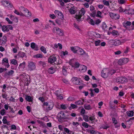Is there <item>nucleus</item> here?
I'll return each mask as SVG.
<instances>
[{
    "label": "nucleus",
    "instance_id": "nucleus-56",
    "mask_svg": "<svg viewBox=\"0 0 134 134\" xmlns=\"http://www.w3.org/2000/svg\"><path fill=\"white\" fill-rule=\"evenodd\" d=\"M123 60L124 64H126L128 61V58H122Z\"/></svg>",
    "mask_w": 134,
    "mask_h": 134
},
{
    "label": "nucleus",
    "instance_id": "nucleus-8",
    "mask_svg": "<svg viewBox=\"0 0 134 134\" xmlns=\"http://www.w3.org/2000/svg\"><path fill=\"white\" fill-rule=\"evenodd\" d=\"M72 82L74 84L76 85H80L81 83L77 77H72L71 80Z\"/></svg>",
    "mask_w": 134,
    "mask_h": 134
},
{
    "label": "nucleus",
    "instance_id": "nucleus-19",
    "mask_svg": "<svg viewBox=\"0 0 134 134\" xmlns=\"http://www.w3.org/2000/svg\"><path fill=\"white\" fill-rule=\"evenodd\" d=\"M14 71L12 70H11L8 72H6L5 74V75L7 76H12V75L14 74Z\"/></svg>",
    "mask_w": 134,
    "mask_h": 134
},
{
    "label": "nucleus",
    "instance_id": "nucleus-54",
    "mask_svg": "<svg viewBox=\"0 0 134 134\" xmlns=\"http://www.w3.org/2000/svg\"><path fill=\"white\" fill-rule=\"evenodd\" d=\"M85 113V110L83 108L80 111V114L82 116H83L84 115V114Z\"/></svg>",
    "mask_w": 134,
    "mask_h": 134
},
{
    "label": "nucleus",
    "instance_id": "nucleus-15",
    "mask_svg": "<svg viewBox=\"0 0 134 134\" xmlns=\"http://www.w3.org/2000/svg\"><path fill=\"white\" fill-rule=\"evenodd\" d=\"M56 31L57 34L59 36H62L64 34L63 30L58 28H57Z\"/></svg>",
    "mask_w": 134,
    "mask_h": 134
},
{
    "label": "nucleus",
    "instance_id": "nucleus-2",
    "mask_svg": "<svg viewBox=\"0 0 134 134\" xmlns=\"http://www.w3.org/2000/svg\"><path fill=\"white\" fill-rule=\"evenodd\" d=\"M57 58L54 55L50 56L48 58V62L51 64L54 65L55 64V62L56 61Z\"/></svg>",
    "mask_w": 134,
    "mask_h": 134
},
{
    "label": "nucleus",
    "instance_id": "nucleus-52",
    "mask_svg": "<svg viewBox=\"0 0 134 134\" xmlns=\"http://www.w3.org/2000/svg\"><path fill=\"white\" fill-rule=\"evenodd\" d=\"M5 111L4 109H3L0 111V113L3 116L5 114Z\"/></svg>",
    "mask_w": 134,
    "mask_h": 134
},
{
    "label": "nucleus",
    "instance_id": "nucleus-53",
    "mask_svg": "<svg viewBox=\"0 0 134 134\" xmlns=\"http://www.w3.org/2000/svg\"><path fill=\"white\" fill-rule=\"evenodd\" d=\"M64 130L65 132L68 134H71V132L66 127L64 128Z\"/></svg>",
    "mask_w": 134,
    "mask_h": 134
},
{
    "label": "nucleus",
    "instance_id": "nucleus-37",
    "mask_svg": "<svg viewBox=\"0 0 134 134\" xmlns=\"http://www.w3.org/2000/svg\"><path fill=\"white\" fill-rule=\"evenodd\" d=\"M116 71L114 69H112L110 70L108 72L109 75H112L116 72Z\"/></svg>",
    "mask_w": 134,
    "mask_h": 134
},
{
    "label": "nucleus",
    "instance_id": "nucleus-64",
    "mask_svg": "<svg viewBox=\"0 0 134 134\" xmlns=\"http://www.w3.org/2000/svg\"><path fill=\"white\" fill-rule=\"evenodd\" d=\"M5 20L8 22V23L9 24H12L13 23L12 21H11L9 19V18H5Z\"/></svg>",
    "mask_w": 134,
    "mask_h": 134
},
{
    "label": "nucleus",
    "instance_id": "nucleus-9",
    "mask_svg": "<svg viewBox=\"0 0 134 134\" xmlns=\"http://www.w3.org/2000/svg\"><path fill=\"white\" fill-rule=\"evenodd\" d=\"M17 56H18V58L20 57L22 58L24 57L25 59H26L27 58V56L26 55L25 53L24 52L21 51L19 52L17 55L15 56V57Z\"/></svg>",
    "mask_w": 134,
    "mask_h": 134
},
{
    "label": "nucleus",
    "instance_id": "nucleus-3",
    "mask_svg": "<svg viewBox=\"0 0 134 134\" xmlns=\"http://www.w3.org/2000/svg\"><path fill=\"white\" fill-rule=\"evenodd\" d=\"M21 11L24 14L25 16L27 17H29L31 15V13L28 10L23 7H21Z\"/></svg>",
    "mask_w": 134,
    "mask_h": 134
},
{
    "label": "nucleus",
    "instance_id": "nucleus-57",
    "mask_svg": "<svg viewBox=\"0 0 134 134\" xmlns=\"http://www.w3.org/2000/svg\"><path fill=\"white\" fill-rule=\"evenodd\" d=\"M95 22V24L98 25L101 22V20L99 19H98L96 20Z\"/></svg>",
    "mask_w": 134,
    "mask_h": 134
},
{
    "label": "nucleus",
    "instance_id": "nucleus-51",
    "mask_svg": "<svg viewBox=\"0 0 134 134\" xmlns=\"http://www.w3.org/2000/svg\"><path fill=\"white\" fill-rule=\"evenodd\" d=\"M102 14L101 12L99 10L97 11V14L96 15V16L98 18H101V15Z\"/></svg>",
    "mask_w": 134,
    "mask_h": 134
},
{
    "label": "nucleus",
    "instance_id": "nucleus-49",
    "mask_svg": "<svg viewBox=\"0 0 134 134\" xmlns=\"http://www.w3.org/2000/svg\"><path fill=\"white\" fill-rule=\"evenodd\" d=\"M2 63H8V60L7 58H3L2 61Z\"/></svg>",
    "mask_w": 134,
    "mask_h": 134
},
{
    "label": "nucleus",
    "instance_id": "nucleus-24",
    "mask_svg": "<svg viewBox=\"0 0 134 134\" xmlns=\"http://www.w3.org/2000/svg\"><path fill=\"white\" fill-rule=\"evenodd\" d=\"M78 48V47L76 46L71 47L70 49L71 51H72L74 53H77Z\"/></svg>",
    "mask_w": 134,
    "mask_h": 134
},
{
    "label": "nucleus",
    "instance_id": "nucleus-62",
    "mask_svg": "<svg viewBox=\"0 0 134 134\" xmlns=\"http://www.w3.org/2000/svg\"><path fill=\"white\" fill-rule=\"evenodd\" d=\"M11 63L12 64L16 65L17 64V61L15 59H13L11 60Z\"/></svg>",
    "mask_w": 134,
    "mask_h": 134
},
{
    "label": "nucleus",
    "instance_id": "nucleus-10",
    "mask_svg": "<svg viewBox=\"0 0 134 134\" xmlns=\"http://www.w3.org/2000/svg\"><path fill=\"white\" fill-rule=\"evenodd\" d=\"M108 70L107 69H105L102 71L101 72V75L102 77L104 78L107 77L108 75V72H106L105 71Z\"/></svg>",
    "mask_w": 134,
    "mask_h": 134
},
{
    "label": "nucleus",
    "instance_id": "nucleus-4",
    "mask_svg": "<svg viewBox=\"0 0 134 134\" xmlns=\"http://www.w3.org/2000/svg\"><path fill=\"white\" fill-rule=\"evenodd\" d=\"M117 82L119 83H125L127 81V79L126 77H118L116 79Z\"/></svg>",
    "mask_w": 134,
    "mask_h": 134
},
{
    "label": "nucleus",
    "instance_id": "nucleus-12",
    "mask_svg": "<svg viewBox=\"0 0 134 134\" xmlns=\"http://www.w3.org/2000/svg\"><path fill=\"white\" fill-rule=\"evenodd\" d=\"M84 99H82L81 100H79L76 101L75 102V103L77 105L81 106L83 104V102H84Z\"/></svg>",
    "mask_w": 134,
    "mask_h": 134
},
{
    "label": "nucleus",
    "instance_id": "nucleus-17",
    "mask_svg": "<svg viewBox=\"0 0 134 134\" xmlns=\"http://www.w3.org/2000/svg\"><path fill=\"white\" fill-rule=\"evenodd\" d=\"M79 70L83 72H85L87 70L86 66L83 65H80V66Z\"/></svg>",
    "mask_w": 134,
    "mask_h": 134
},
{
    "label": "nucleus",
    "instance_id": "nucleus-63",
    "mask_svg": "<svg viewBox=\"0 0 134 134\" xmlns=\"http://www.w3.org/2000/svg\"><path fill=\"white\" fill-rule=\"evenodd\" d=\"M90 10L92 12H95V11L94 10V8L93 6L91 5L90 7Z\"/></svg>",
    "mask_w": 134,
    "mask_h": 134
},
{
    "label": "nucleus",
    "instance_id": "nucleus-58",
    "mask_svg": "<svg viewBox=\"0 0 134 134\" xmlns=\"http://www.w3.org/2000/svg\"><path fill=\"white\" fill-rule=\"evenodd\" d=\"M60 107L62 109H66V105L65 104H61L60 105Z\"/></svg>",
    "mask_w": 134,
    "mask_h": 134
},
{
    "label": "nucleus",
    "instance_id": "nucleus-16",
    "mask_svg": "<svg viewBox=\"0 0 134 134\" xmlns=\"http://www.w3.org/2000/svg\"><path fill=\"white\" fill-rule=\"evenodd\" d=\"M54 106V104L53 102H50L49 105L46 108V110L47 111L51 110Z\"/></svg>",
    "mask_w": 134,
    "mask_h": 134
},
{
    "label": "nucleus",
    "instance_id": "nucleus-11",
    "mask_svg": "<svg viewBox=\"0 0 134 134\" xmlns=\"http://www.w3.org/2000/svg\"><path fill=\"white\" fill-rule=\"evenodd\" d=\"M30 46L32 48L36 51L38 50V46L34 42H32L31 43Z\"/></svg>",
    "mask_w": 134,
    "mask_h": 134
},
{
    "label": "nucleus",
    "instance_id": "nucleus-33",
    "mask_svg": "<svg viewBox=\"0 0 134 134\" xmlns=\"http://www.w3.org/2000/svg\"><path fill=\"white\" fill-rule=\"evenodd\" d=\"M80 65L78 62H76L75 64L72 65V67L75 68H77L80 66Z\"/></svg>",
    "mask_w": 134,
    "mask_h": 134
},
{
    "label": "nucleus",
    "instance_id": "nucleus-59",
    "mask_svg": "<svg viewBox=\"0 0 134 134\" xmlns=\"http://www.w3.org/2000/svg\"><path fill=\"white\" fill-rule=\"evenodd\" d=\"M101 41L100 40H98L95 41V44L96 46H99L100 45Z\"/></svg>",
    "mask_w": 134,
    "mask_h": 134
},
{
    "label": "nucleus",
    "instance_id": "nucleus-25",
    "mask_svg": "<svg viewBox=\"0 0 134 134\" xmlns=\"http://www.w3.org/2000/svg\"><path fill=\"white\" fill-rule=\"evenodd\" d=\"M25 99L29 102H32L33 98H31L30 96L26 95L25 98Z\"/></svg>",
    "mask_w": 134,
    "mask_h": 134
},
{
    "label": "nucleus",
    "instance_id": "nucleus-21",
    "mask_svg": "<svg viewBox=\"0 0 134 134\" xmlns=\"http://www.w3.org/2000/svg\"><path fill=\"white\" fill-rule=\"evenodd\" d=\"M87 21L91 25H95V22L89 16L87 18Z\"/></svg>",
    "mask_w": 134,
    "mask_h": 134
},
{
    "label": "nucleus",
    "instance_id": "nucleus-13",
    "mask_svg": "<svg viewBox=\"0 0 134 134\" xmlns=\"http://www.w3.org/2000/svg\"><path fill=\"white\" fill-rule=\"evenodd\" d=\"M77 53L79 55H82L85 53V52L82 48L79 47Z\"/></svg>",
    "mask_w": 134,
    "mask_h": 134
},
{
    "label": "nucleus",
    "instance_id": "nucleus-28",
    "mask_svg": "<svg viewBox=\"0 0 134 134\" xmlns=\"http://www.w3.org/2000/svg\"><path fill=\"white\" fill-rule=\"evenodd\" d=\"M131 23L130 21H127L126 22H124L123 23V26L126 27L127 26H128L130 25L131 24Z\"/></svg>",
    "mask_w": 134,
    "mask_h": 134
},
{
    "label": "nucleus",
    "instance_id": "nucleus-43",
    "mask_svg": "<svg viewBox=\"0 0 134 134\" xmlns=\"http://www.w3.org/2000/svg\"><path fill=\"white\" fill-rule=\"evenodd\" d=\"M43 56L41 54H37L36 55H34V57L35 58H41Z\"/></svg>",
    "mask_w": 134,
    "mask_h": 134
},
{
    "label": "nucleus",
    "instance_id": "nucleus-47",
    "mask_svg": "<svg viewBox=\"0 0 134 134\" xmlns=\"http://www.w3.org/2000/svg\"><path fill=\"white\" fill-rule=\"evenodd\" d=\"M82 125L86 128H88L89 126L88 124L85 122H83L82 124Z\"/></svg>",
    "mask_w": 134,
    "mask_h": 134
},
{
    "label": "nucleus",
    "instance_id": "nucleus-14",
    "mask_svg": "<svg viewBox=\"0 0 134 134\" xmlns=\"http://www.w3.org/2000/svg\"><path fill=\"white\" fill-rule=\"evenodd\" d=\"M76 7L73 6L69 10L70 13L72 14H75L76 13Z\"/></svg>",
    "mask_w": 134,
    "mask_h": 134
},
{
    "label": "nucleus",
    "instance_id": "nucleus-1",
    "mask_svg": "<svg viewBox=\"0 0 134 134\" xmlns=\"http://www.w3.org/2000/svg\"><path fill=\"white\" fill-rule=\"evenodd\" d=\"M57 119L59 122H63L64 121L65 119H69V118L67 117L65 115L63 111H61L59 112L57 116Z\"/></svg>",
    "mask_w": 134,
    "mask_h": 134
},
{
    "label": "nucleus",
    "instance_id": "nucleus-32",
    "mask_svg": "<svg viewBox=\"0 0 134 134\" xmlns=\"http://www.w3.org/2000/svg\"><path fill=\"white\" fill-rule=\"evenodd\" d=\"M25 62H23L19 65V69H24L25 66Z\"/></svg>",
    "mask_w": 134,
    "mask_h": 134
},
{
    "label": "nucleus",
    "instance_id": "nucleus-39",
    "mask_svg": "<svg viewBox=\"0 0 134 134\" xmlns=\"http://www.w3.org/2000/svg\"><path fill=\"white\" fill-rule=\"evenodd\" d=\"M126 12L128 14H134V10L133 9L129 10L127 9V11Z\"/></svg>",
    "mask_w": 134,
    "mask_h": 134
},
{
    "label": "nucleus",
    "instance_id": "nucleus-40",
    "mask_svg": "<svg viewBox=\"0 0 134 134\" xmlns=\"http://www.w3.org/2000/svg\"><path fill=\"white\" fill-rule=\"evenodd\" d=\"M4 2L6 4H7V3L9 4V5H7L8 7L12 8V7L13 5L10 2H9L7 1H4Z\"/></svg>",
    "mask_w": 134,
    "mask_h": 134
},
{
    "label": "nucleus",
    "instance_id": "nucleus-38",
    "mask_svg": "<svg viewBox=\"0 0 134 134\" xmlns=\"http://www.w3.org/2000/svg\"><path fill=\"white\" fill-rule=\"evenodd\" d=\"M83 119L86 122H88L89 121L88 118L89 116L87 115H84L82 116Z\"/></svg>",
    "mask_w": 134,
    "mask_h": 134
},
{
    "label": "nucleus",
    "instance_id": "nucleus-18",
    "mask_svg": "<svg viewBox=\"0 0 134 134\" xmlns=\"http://www.w3.org/2000/svg\"><path fill=\"white\" fill-rule=\"evenodd\" d=\"M67 69H68V68H67L65 66H63L62 72L64 75L66 76L67 75Z\"/></svg>",
    "mask_w": 134,
    "mask_h": 134
},
{
    "label": "nucleus",
    "instance_id": "nucleus-29",
    "mask_svg": "<svg viewBox=\"0 0 134 134\" xmlns=\"http://www.w3.org/2000/svg\"><path fill=\"white\" fill-rule=\"evenodd\" d=\"M2 29L3 32H8L9 31V29L7 28V27L5 26H3L2 27Z\"/></svg>",
    "mask_w": 134,
    "mask_h": 134
},
{
    "label": "nucleus",
    "instance_id": "nucleus-35",
    "mask_svg": "<svg viewBox=\"0 0 134 134\" xmlns=\"http://www.w3.org/2000/svg\"><path fill=\"white\" fill-rule=\"evenodd\" d=\"M102 28L104 30H106L107 28V26L105 22H103L102 24Z\"/></svg>",
    "mask_w": 134,
    "mask_h": 134
},
{
    "label": "nucleus",
    "instance_id": "nucleus-48",
    "mask_svg": "<svg viewBox=\"0 0 134 134\" xmlns=\"http://www.w3.org/2000/svg\"><path fill=\"white\" fill-rule=\"evenodd\" d=\"M84 107L87 110H88L90 109L91 108L90 105H84Z\"/></svg>",
    "mask_w": 134,
    "mask_h": 134
},
{
    "label": "nucleus",
    "instance_id": "nucleus-41",
    "mask_svg": "<svg viewBox=\"0 0 134 134\" xmlns=\"http://www.w3.org/2000/svg\"><path fill=\"white\" fill-rule=\"evenodd\" d=\"M127 9H124L122 7H120L119 8V12H127Z\"/></svg>",
    "mask_w": 134,
    "mask_h": 134
},
{
    "label": "nucleus",
    "instance_id": "nucleus-26",
    "mask_svg": "<svg viewBox=\"0 0 134 134\" xmlns=\"http://www.w3.org/2000/svg\"><path fill=\"white\" fill-rule=\"evenodd\" d=\"M78 108L77 106L76 105L71 104H70V107H69V109L70 110H71L72 109H77Z\"/></svg>",
    "mask_w": 134,
    "mask_h": 134
},
{
    "label": "nucleus",
    "instance_id": "nucleus-50",
    "mask_svg": "<svg viewBox=\"0 0 134 134\" xmlns=\"http://www.w3.org/2000/svg\"><path fill=\"white\" fill-rule=\"evenodd\" d=\"M3 40H2L3 41L2 43L3 44H5L7 41V37L5 36H3Z\"/></svg>",
    "mask_w": 134,
    "mask_h": 134
},
{
    "label": "nucleus",
    "instance_id": "nucleus-45",
    "mask_svg": "<svg viewBox=\"0 0 134 134\" xmlns=\"http://www.w3.org/2000/svg\"><path fill=\"white\" fill-rule=\"evenodd\" d=\"M103 4L105 5L108 6L109 5V2L108 1H107L105 0H103Z\"/></svg>",
    "mask_w": 134,
    "mask_h": 134
},
{
    "label": "nucleus",
    "instance_id": "nucleus-60",
    "mask_svg": "<svg viewBox=\"0 0 134 134\" xmlns=\"http://www.w3.org/2000/svg\"><path fill=\"white\" fill-rule=\"evenodd\" d=\"M24 81L26 82H30V80H29V79L28 78L27 76H25L24 77Z\"/></svg>",
    "mask_w": 134,
    "mask_h": 134
},
{
    "label": "nucleus",
    "instance_id": "nucleus-7",
    "mask_svg": "<svg viewBox=\"0 0 134 134\" xmlns=\"http://www.w3.org/2000/svg\"><path fill=\"white\" fill-rule=\"evenodd\" d=\"M28 63V67L30 71L32 70L35 69L36 66L34 62H29Z\"/></svg>",
    "mask_w": 134,
    "mask_h": 134
},
{
    "label": "nucleus",
    "instance_id": "nucleus-44",
    "mask_svg": "<svg viewBox=\"0 0 134 134\" xmlns=\"http://www.w3.org/2000/svg\"><path fill=\"white\" fill-rule=\"evenodd\" d=\"M118 64L120 65H122L124 64L122 58H121L119 59L118 61Z\"/></svg>",
    "mask_w": 134,
    "mask_h": 134
},
{
    "label": "nucleus",
    "instance_id": "nucleus-27",
    "mask_svg": "<svg viewBox=\"0 0 134 134\" xmlns=\"http://www.w3.org/2000/svg\"><path fill=\"white\" fill-rule=\"evenodd\" d=\"M126 113L127 116L129 117H132L133 115L134 112L132 110L127 111Z\"/></svg>",
    "mask_w": 134,
    "mask_h": 134
},
{
    "label": "nucleus",
    "instance_id": "nucleus-61",
    "mask_svg": "<svg viewBox=\"0 0 134 134\" xmlns=\"http://www.w3.org/2000/svg\"><path fill=\"white\" fill-rule=\"evenodd\" d=\"M112 121L113 122V123L114 124H117L118 122L116 120V119L114 118H112Z\"/></svg>",
    "mask_w": 134,
    "mask_h": 134
},
{
    "label": "nucleus",
    "instance_id": "nucleus-30",
    "mask_svg": "<svg viewBox=\"0 0 134 134\" xmlns=\"http://www.w3.org/2000/svg\"><path fill=\"white\" fill-rule=\"evenodd\" d=\"M54 68L53 67H51L48 69V72L50 74H53L55 72L54 70Z\"/></svg>",
    "mask_w": 134,
    "mask_h": 134
},
{
    "label": "nucleus",
    "instance_id": "nucleus-23",
    "mask_svg": "<svg viewBox=\"0 0 134 134\" xmlns=\"http://www.w3.org/2000/svg\"><path fill=\"white\" fill-rule=\"evenodd\" d=\"M10 19L12 20L13 21L17 23L18 22V19L16 17L11 15L10 17Z\"/></svg>",
    "mask_w": 134,
    "mask_h": 134
},
{
    "label": "nucleus",
    "instance_id": "nucleus-20",
    "mask_svg": "<svg viewBox=\"0 0 134 134\" xmlns=\"http://www.w3.org/2000/svg\"><path fill=\"white\" fill-rule=\"evenodd\" d=\"M121 41L119 40H114L113 44L115 46H118L121 44Z\"/></svg>",
    "mask_w": 134,
    "mask_h": 134
},
{
    "label": "nucleus",
    "instance_id": "nucleus-5",
    "mask_svg": "<svg viewBox=\"0 0 134 134\" xmlns=\"http://www.w3.org/2000/svg\"><path fill=\"white\" fill-rule=\"evenodd\" d=\"M109 15L112 19L114 20L119 19L120 17L119 14L112 12H110Z\"/></svg>",
    "mask_w": 134,
    "mask_h": 134
},
{
    "label": "nucleus",
    "instance_id": "nucleus-36",
    "mask_svg": "<svg viewBox=\"0 0 134 134\" xmlns=\"http://www.w3.org/2000/svg\"><path fill=\"white\" fill-rule=\"evenodd\" d=\"M109 127L107 125L104 124H103L101 125L100 129H107L108 128H109Z\"/></svg>",
    "mask_w": 134,
    "mask_h": 134
},
{
    "label": "nucleus",
    "instance_id": "nucleus-31",
    "mask_svg": "<svg viewBox=\"0 0 134 134\" xmlns=\"http://www.w3.org/2000/svg\"><path fill=\"white\" fill-rule=\"evenodd\" d=\"M41 51L44 54L47 53L46 48L43 46H41L40 48Z\"/></svg>",
    "mask_w": 134,
    "mask_h": 134
},
{
    "label": "nucleus",
    "instance_id": "nucleus-55",
    "mask_svg": "<svg viewBox=\"0 0 134 134\" xmlns=\"http://www.w3.org/2000/svg\"><path fill=\"white\" fill-rule=\"evenodd\" d=\"M55 21V23L58 25H61L62 24V21L59 19H57Z\"/></svg>",
    "mask_w": 134,
    "mask_h": 134
},
{
    "label": "nucleus",
    "instance_id": "nucleus-22",
    "mask_svg": "<svg viewBox=\"0 0 134 134\" xmlns=\"http://www.w3.org/2000/svg\"><path fill=\"white\" fill-rule=\"evenodd\" d=\"M85 12H86L84 8H82L79 11V14L77 15L82 16V15H83L85 14Z\"/></svg>",
    "mask_w": 134,
    "mask_h": 134
},
{
    "label": "nucleus",
    "instance_id": "nucleus-34",
    "mask_svg": "<svg viewBox=\"0 0 134 134\" xmlns=\"http://www.w3.org/2000/svg\"><path fill=\"white\" fill-rule=\"evenodd\" d=\"M111 34L114 36H115L119 35L118 32L117 31L113 30Z\"/></svg>",
    "mask_w": 134,
    "mask_h": 134
},
{
    "label": "nucleus",
    "instance_id": "nucleus-6",
    "mask_svg": "<svg viewBox=\"0 0 134 134\" xmlns=\"http://www.w3.org/2000/svg\"><path fill=\"white\" fill-rule=\"evenodd\" d=\"M54 13L57 16L58 18L61 20H63L64 18V16L62 13L58 10H56L54 11Z\"/></svg>",
    "mask_w": 134,
    "mask_h": 134
},
{
    "label": "nucleus",
    "instance_id": "nucleus-42",
    "mask_svg": "<svg viewBox=\"0 0 134 134\" xmlns=\"http://www.w3.org/2000/svg\"><path fill=\"white\" fill-rule=\"evenodd\" d=\"M40 65L42 66H45L46 65V62L44 61H40L38 62Z\"/></svg>",
    "mask_w": 134,
    "mask_h": 134
},
{
    "label": "nucleus",
    "instance_id": "nucleus-46",
    "mask_svg": "<svg viewBox=\"0 0 134 134\" xmlns=\"http://www.w3.org/2000/svg\"><path fill=\"white\" fill-rule=\"evenodd\" d=\"M94 35L97 38H100L101 37L100 35L98 33L96 32H94Z\"/></svg>",
    "mask_w": 134,
    "mask_h": 134
}]
</instances>
